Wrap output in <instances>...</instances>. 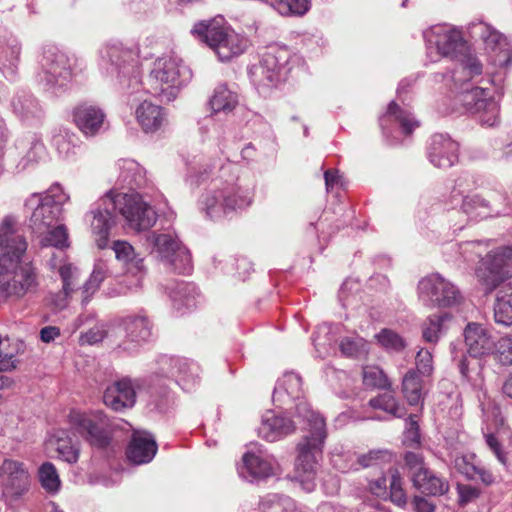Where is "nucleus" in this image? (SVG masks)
<instances>
[{
    "mask_svg": "<svg viewBox=\"0 0 512 512\" xmlns=\"http://www.w3.org/2000/svg\"><path fill=\"white\" fill-rule=\"evenodd\" d=\"M296 416L307 422L310 435L298 444L299 454L295 462V478L306 491H312L315 487L318 456L322 453L326 438V424L324 418L304 401L296 405Z\"/></svg>",
    "mask_w": 512,
    "mask_h": 512,
    "instance_id": "7ed1b4c3",
    "label": "nucleus"
},
{
    "mask_svg": "<svg viewBox=\"0 0 512 512\" xmlns=\"http://www.w3.org/2000/svg\"><path fill=\"white\" fill-rule=\"evenodd\" d=\"M404 444L408 447H417L420 444L419 425L415 415L408 418V427L404 432Z\"/></svg>",
    "mask_w": 512,
    "mask_h": 512,
    "instance_id": "bf43d9fd",
    "label": "nucleus"
},
{
    "mask_svg": "<svg viewBox=\"0 0 512 512\" xmlns=\"http://www.w3.org/2000/svg\"><path fill=\"white\" fill-rule=\"evenodd\" d=\"M464 181L463 178H459L456 181L451 197L454 200L461 199V209L469 218L476 220L490 216H499L504 213L503 210L497 207L494 198L488 199L479 194L464 196V191L460 190Z\"/></svg>",
    "mask_w": 512,
    "mask_h": 512,
    "instance_id": "4468645a",
    "label": "nucleus"
},
{
    "mask_svg": "<svg viewBox=\"0 0 512 512\" xmlns=\"http://www.w3.org/2000/svg\"><path fill=\"white\" fill-rule=\"evenodd\" d=\"M378 343L386 350L400 352L406 347L404 339L391 329L384 328L375 335Z\"/></svg>",
    "mask_w": 512,
    "mask_h": 512,
    "instance_id": "a18cd8bd",
    "label": "nucleus"
},
{
    "mask_svg": "<svg viewBox=\"0 0 512 512\" xmlns=\"http://www.w3.org/2000/svg\"><path fill=\"white\" fill-rule=\"evenodd\" d=\"M389 496L390 500L397 506L402 507L407 503V497L403 489L402 479L397 470H393L390 473Z\"/></svg>",
    "mask_w": 512,
    "mask_h": 512,
    "instance_id": "8fccbe9b",
    "label": "nucleus"
},
{
    "mask_svg": "<svg viewBox=\"0 0 512 512\" xmlns=\"http://www.w3.org/2000/svg\"><path fill=\"white\" fill-rule=\"evenodd\" d=\"M12 107L15 113L24 118L36 116L39 112L37 101L29 94L15 96L12 100Z\"/></svg>",
    "mask_w": 512,
    "mask_h": 512,
    "instance_id": "ea45409f",
    "label": "nucleus"
},
{
    "mask_svg": "<svg viewBox=\"0 0 512 512\" xmlns=\"http://www.w3.org/2000/svg\"><path fill=\"white\" fill-rule=\"evenodd\" d=\"M191 32L212 49L220 61L241 55L249 46L248 39L236 33L222 16L196 23Z\"/></svg>",
    "mask_w": 512,
    "mask_h": 512,
    "instance_id": "39448f33",
    "label": "nucleus"
},
{
    "mask_svg": "<svg viewBox=\"0 0 512 512\" xmlns=\"http://www.w3.org/2000/svg\"><path fill=\"white\" fill-rule=\"evenodd\" d=\"M249 75L257 89L262 91L277 87L284 81L277 72L269 68L261 60L250 68Z\"/></svg>",
    "mask_w": 512,
    "mask_h": 512,
    "instance_id": "c85d7f7f",
    "label": "nucleus"
},
{
    "mask_svg": "<svg viewBox=\"0 0 512 512\" xmlns=\"http://www.w3.org/2000/svg\"><path fill=\"white\" fill-rule=\"evenodd\" d=\"M116 212L121 214L129 226L137 231L148 230L157 220L150 205L136 194L108 192L98 206L91 210V229L99 249L108 245L110 229L115 225Z\"/></svg>",
    "mask_w": 512,
    "mask_h": 512,
    "instance_id": "f257e3e1",
    "label": "nucleus"
},
{
    "mask_svg": "<svg viewBox=\"0 0 512 512\" xmlns=\"http://www.w3.org/2000/svg\"><path fill=\"white\" fill-rule=\"evenodd\" d=\"M512 268V247H500L490 251L476 269L478 281L487 293L496 289L509 276Z\"/></svg>",
    "mask_w": 512,
    "mask_h": 512,
    "instance_id": "6e6552de",
    "label": "nucleus"
},
{
    "mask_svg": "<svg viewBox=\"0 0 512 512\" xmlns=\"http://www.w3.org/2000/svg\"><path fill=\"white\" fill-rule=\"evenodd\" d=\"M494 318L498 324L512 325V281L503 284L498 290L494 305Z\"/></svg>",
    "mask_w": 512,
    "mask_h": 512,
    "instance_id": "bb28decb",
    "label": "nucleus"
},
{
    "mask_svg": "<svg viewBox=\"0 0 512 512\" xmlns=\"http://www.w3.org/2000/svg\"><path fill=\"white\" fill-rule=\"evenodd\" d=\"M69 423L80 436L90 445L97 448H105L110 443V435L107 431V419L100 411L81 412L72 410L69 413Z\"/></svg>",
    "mask_w": 512,
    "mask_h": 512,
    "instance_id": "1a4fd4ad",
    "label": "nucleus"
},
{
    "mask_svg": "<svg viewBox=\"0 0 512 512\" xmlns=\"http://www.w3.org/2000/svg\"><path fill=\"white\" fill-rule=\"evenodd\" d=\"M486 444L499 462L506 466L507 470L512 474V447L507 453H503L497 438L492 434L486 435Z\"/></svg>",
    "mask_w": 512,
    "mask_h": 512,
    "instance_id": "6e6d98bb",
    "label": "nucleus"
},
{
    "mask_svg": "<svg viewBox=\"0 0 512 512\" xmlns=\"http://www.w3.org/2000/svg\"><path fill=\"white\" fill-rule=\"evenodd\" d=\"M412 482L413 486L421 493L431 496H441L449 490L448 481L437 476L428 468L415 473L412 477Z\"/></svg>",
    "mask_w": 512,
    "mask_h": 512,
    "instance_id": "4be33fe9",
    "label": "nucleus"
},
{
    "mask_svg": "<svg viewBox=\"0 0 512 512\" xmlns=\"http://www.w3.org/2000/svg\"><path fill=\"white\" fill-rule=\"evenodd\" d=\"M290 58L291 51L287 47L272 45L262 54L261 61L285 80L290 71Z\"/></svg>",
    "mask_w": 512,
    "mask_h": 512,
    "instance_id": "393cba45",
    "label": "nucleus"
},
{
    "mask_svg": "<svg viewBox=\"0 0 512 512\" xmlns=\"http://www.w3.org/2000/svg\"><path fill=\"white\" fill-rule=\"evenodd\" d=\"M209 104L213 113H228L237 106L238 97L225 84H220L215 88Z\"/></svg>",
    "mask_w": 512,
    "mask_h": 512,
    "instance_id": "2f4dec72",
    "label": "nucleus"
},
{
    "mask_svg": "<svg viewBox=\"0 0 512 512\" xmlns=\"http://www.w3.org/2000/svg\"><path fill=\"white\" fill-rule=\"evenodd\" d=\"M475 458V454L456 456L454 459V468L467 479L475 480L477 479V469L479 467L475 463Z\"/></svg>",
    "mask_w": 512,
    "mask_h": 512,
    "instance_id": "09e8293b",
    "label": "nucleus"
},
{
    "mask_svg": "<svg viewBox=\"0 0 512 512\" xmlns=\"http://www.w3.org/2000/svg\"><path fill=\"white\" fill-rule=\"evenodd\" d=\"M370 407L383 410L394 417L401 418L405 415V408L398 403L391 394L384 393L369 400Z\"/></svg>",
    "mask_w": 512,
    "mask_h": 512,
    "instance_id": "e433bc0d",
    "label": "nucleus"
},
{
    "mask_svg": "<svg viewBox=\"0 0 512 512\" xmlns=\"http://www.w3.org/2000/svg\"><path fill=\"white\" fill-rule=\"evenodd\" d=\"M465 343L468 352L473 357H480L491 353L495 342L482 325L469 323L464 330Z\"/></svg>",
    "mask_w": 512,
    "mask_h": 512,
    "instance_id": "aec40b11",
    "label": "nucleus"
},
{
    "mask_svg": "<svg viewBox=\"0 0 512 512\" xmlns=\"http://www.w3.org/2000/svg\"><path fill=\"white\" fill-rule=\"evenodd\" d=\"M387 116L397 120L406 134H410L418 126V123L411 118L410 114L403 111L394 101L388 105Z\"/></svg>",
    "mask_w": 512,
    "mask_h": 512,
    "instance_id": "3c124183",
    "label": "nucleus"
},
{
    "mask_svg": "<svg viewBox=\"0 0 512 512\" xmlns=\"http://www.w3.org/2000/svg\"><path fill=\"white\" fill-rule=\"evenodd\" d=\"M48 199L50 201V205L61 208V206L69 200V196L62 190L60 186L55 185L48 190L44 197H42V200Z\"/></svg>",
    "mask_w": 512,
    "mask_h": 512,
    "instance_id": "0e129e2a",
    "label": "nucleus"
},
{
    "mask_svg": "<svg viewBox=\"0 0 512 512\" xmlns=\"http://www.w3.org/2000/svg\"><path fill=\"white\" fill-rule=\"evenodd\" d=\"M498 359L503 365H512V337H502L497 347Z\"/></svg>",
    "mask_w": 512,
    "mask_h": 512,
    "instance_id": "680f3d73",
    "label": "nucleus"
},
{
    "mask_svg": "<svg viewBox=\"0 0 512 512\" xmlns=\"http://www.w3.org/2000/svg\"><path fill=\"white\" fill-rule=\"evenodd\" d=\"M425 386L424 377L418 375L414 369L407 371L402 380V393L409 405L423 404L426 395Z\"/></svg>",
    "mask_w": 512,
    "mask_h": 512,
    "instance_id": "a878e982",
    "label": "nucleus"
},
{
    "mask_svg": "<svg viewBox=\"0 0 512 512\" xmlns=\"http://www.w3.org/2000/svg\"><path fill=\"white\" fill-rule=\"evenodd\" d=\"M135 56L136 53L132 49L124 48L119 42L108 43L101 51V57L117 67L132 62Z\"/></svg>",
    "mask_w": 512,
    "mask_h": 512,
    "instance_id": "f704fd0d",
    "label": "nucleus"
},
{
    "mask_svg": "<svg viewBox=\"0 0 512 512\" xmlns=\"http://www.w3.org/2000/svg\"><path fill=\"white\" fill-rule=\"evenodd\" d=\"M169 296L177 309L192 308L196 305L198 292L192 283L177 282L169 288Z\"/></svg>",
    "mask_w": 512,
    "mask_h": 512,
    "instance_id": "7c9ffc66",
    "label": "nucleus"
},
{
    "mask_svg": "<svg viewBox=\"0 0 512 512\" xmlns=\"http://www.w3.org/2000/svg\"><path fill=\"white\" fill-rule=\"evenodd\" d=\"M445 318L446 315H433L423 323L422 336L426 342L436 343L439 340Z\"/></svg>",
    "mask_w": 512,
    "mask_h": 512,
    "instance_id": "de8ad7c7",
    "label": "nucleus"
},
{
    "mask_svg": "<svg viewBox=\"0 0 512 512\" xmlns=\"http://www.w3.org/2000/svg\"><path fill=\"white\" fill-rule=\"evenodd\" d=\"M391 455L386 450H373L367 454H363L358 458V462L363 467H369L372 465L379 464L381 461L390 459Z\"/></svg>",
    "mask_w": 512,
    "mask_h": 512,
    "instance_id": "052dcab7",
    "label": "nucleus"
},
{
    "mask_svg": "<svg viewBox=\"0 0 512 512\" xmlns=\"http://www.w3.org/2000/svg\"><path fill=\"white\" fill-rule=\"evenodd\" d=\"M260 507L263 512H291L295 505L290 497L269 494L263 498Z\"/></svg>",
    "mask_w": 512,
    "mask_h": 512,
    "instance_id": "4c0bfd02",
    "label": "nucleus"
},
{
    "mask_svg": "<svg viewBox=\"0 0 512 512\" xmlns=\"http://www.w3.org/2000/svg\"><path fill=\"white\" fill-rule=\"evenodd\" d=\"M458 491V502L460 505H466L467 503L477 499L479 497L480 491L471 486V485H458L457 486Z\"/></svg>",
    "mask_w": 512,
    "mask_h": 512,
    "instance_id": "338daca9",
    "label": "nucleus"
},
{
    "mask_svg": "<svg viewBox=\"0 0 512 512\" xmlns=\"http://www.w3.org/2000/svg\"><path fill=\"white\" fill-rule=\"evenodd\" d=\"M106 406L114 411L131 408L136 402V393L129 379H121L109 385L103 395Z\"/></svg>",
    "mask_w": 512,
    "mask_h": 512,
    "instance_id": "f3484780",
    "label": "nucleus"
},
{
    "mask_svg": "<svg viewBox=\"0 0 512 512\" xmlns=\"http://www.w3.org/2000/svg\"><path fill=\"white\" fill-rule=\"evenodd\" d=\"M405 464L409 468L411 478L415 473L425 470L427 467L424 465L423 456L416 452H407L404 456Z\"/></svg>",
    "mask_w": 512,
    "mask_h": 512,
    "instance_id": "69168bd1",
    "label": "nucleus"
},
{
    "mask_svg": "<svg viewBox=\"0 0 512 512\" xmlns=\"http://www.w3.org/2000/svg\"><path fill=\"white\" fill-rule=\"evenodd\" d=\"M154 246L157 249L161 259L166 262L171 256H174L178 248L182 245L178 239L170 234H159L153 236Z\"/></svg>",
    "mask_w": 512,
    "mask_h": 512,
    "instance_id": "58836bf2",
    "label": "nucleus"
},
{
    "mask_svg": "<svg viewBox=\"0 0 512 512\" xmlns=\"http://www.w3.org/2000/svg\"><path fill=\"white\" fill-rule=\"evenodd\" d=\"M253 191L235 183H224L207 191L201 203L207 216L217 219L224 214L248 208L253 202Z\"/></svg>",
    "mask_w": 512,
    "mask_h": 512,
    "instance_id": "0eeeda50",
    "label": "nucleus"
},
{
    "mask_svg": "<svg viewBox=\"0 0 512 512\" xmlns=\"http://www.w3.org/2000/svg\"><path fill=\"white\" fill-rule=\"evenodd\" d=\"M107 335V331L102 325L92 327L87 332L81 334L80 341L82 344L87 343L90 345L96 344L102 341Z\"/></svg>",
    "mask_w": 512,
    "mask_h": 512,
    "instance_id": "e2e57ef3",
    "label": "nucleus"
},
{
    "mask_svg": "<svg viewBox=\"0 0 512 512\" xmlns=\"http://www.w3.org/2000/svg\"><path fill=\"white\" fill-rule=\"evenodd\" d=\"M2 496L8 503L18 500L30 488V474L22 462L5 458L0 464Z\"/></svg>",
    "mask_w": 512,
    "mask_h": 512,
    "instance_id": "9b49d317",
    "label": "nucleus"
},
{
    "mask_svg": "<svg viewBox=\"0 0 512 512\" xmlns=\"http://www.w3.org/2000/svg\"><path fill=\"white\" fill-rule=\"evenodd\" d=\"M241 477L251 480L264 479L274 474V467L270 460L264 459L254 453H246L243 456V464L239 468Z\"/></svg>",
    "mask_w": 512,
    "mask_h": 512,
    "instance_id": "5701e85b",
    "label": "nucleus"
},
{
    "mask_svg": "<svg viewBox=\"0 0 512 512\" xmlns=\"http://www.w3.org/2000/svg\"><path fill=\"white\" fill-rule=\"evenodd\" d=\"M468 30L473 39L483 42L484 48L488 53L495 55V62L499 66L510 63L511 51L506 36L483 21L470 23Z\"/></svg>",
    "mask_w": 512,
    "mask_h": 512,
    "instance_id": "f8f14e48",
    "label": "nucleus"
},
{
    "mask_svg": "<svg viewBox=\"0 0 512 512\" xmlns=\"http://www.w3.org/2000/svg\"><path fill=\"white\" fill-rule=\"evenodd\" d=\"M425 38L437 47L438 52L451 58H459L451 78L462 85L482 73V64L473 55L463 54L465 42L459 30L446 25H437L425 32Z\"/></svg>",
    "mask_w": 512,
    "mask_h": 512,
    "instance_id": "20e7f679",
    "label": "nucleus"
},
{
    "mask_svg": "<svg viewBox=\"0 0 512 512\" xmlns=\"http://www.w3.org/2000/svg\"><path fill=\"white\" fill-rule=\"evenodd\" d=\"M39 480L48 492H56L60 487V478L55 466L50 462L43 463L39 468Z\"/></svg>",
    "mask_w": 512,
    "mask_h": 512,
    "instance_id": "79ce46f5",
    "label": "nucleus"
},
{
    "mask_svg": "<svg viewBox=\"0 0 512 512\" xmlns=\"http://www.w3.org/2000/svg\"><path fill=\"white\" fill-rule=\"evenodd\" d=\"M340 351L347 357H360L368 353V344L362 337H345L340 341Z\"/></svg>",
    "mask_w": 512,
    "mask_h": 512,
    "instance_id": "37998d69",
    "label": "nucleus"
},
{
    "mask_svg": "<svg viewBox=\"0 0 512 512\" xmlns=\"http://www.w3.org/2000/svg\"><path fill=\"white\" fill-rule=\"evenodd\" d=\"M57 452L68 463H76L79 458V449L70 440L58 439Z\"/></svg>",
    "mask_w": 512,
    "mask_h": 512,
    "instance_id": "13d9d810",
    "label": "nucleus"
},
{
    "mask_svg": "<svg viewBox=\"0 0 512 512\" xmlns=\"http://www.w3.org/2000/svg\"><path fill=\"white\" fill-rule=\"evenodd\" d=\"M112 249L115 252L116 259L122 262L129 272L138 274L143 271V259L135 254L134 248L127 241H114Z\"/></svg>",
    "mask_w": 512,
    "mask_h": 512,
    "instance_id": "c756f323",
    "label": "nucleus"
},
{
    "mask_svg": "<svg viewBox=\"0 0 512 512\" xmlns=\"http://www.w3.org/2000/svg\"><path fill=\"white\" fill-rule=\"evenodd\" d=\"M192 77L191 70L175 56L155 60L148 77L149 93L161 102L173 101Z\"/></svg>",
    "mask_w": 512,
    "mask_h": 512,
    "instance_id": "423d86ee",
    "label": "nucleus"
},
{
    "mask_svg": "<svg viewBox=\"0 0 512 512\" xmlns=\"http://www.w3.org/2000/svg\"><path fill=\"white\" fill-rule=\"evenodd\" d=\"M75 62L57 47L45 48L41 59L42 80L48 85L63 86L71 78Z\"/></svg>",
    "mask_w": 512,
    "mask_h": 512,
    "instance_id": "ddd939ff",
    "label": "nucleus"
},
{
    "mask_svg": "<svg viewBox=\"0 0 512 512\" xmlns=\"http://www.w3.org/2000/svg\"><path fill=\"white\" fill-rule=\"evenodd\" d=\"M108 273L109 270L105 262L98 261L95 263L89 279L85 282L83 286V293L85 294L83 302H87L89 300V297L92 296L99 289L101 283L108 276Z\"/></svg>",
    "mask_w": 512,
    "mask_h": 512,
    "instance_id": "c9c22d12",
    "label": "nucleus"
},
{
    "mask_svg": "<svg viewBox=\"0 0 512 512\" xmlns=\"http://www.w3.org/2000/svg\"><path fill=\"white\" fill-rule=\"evenodd\" d=\"M172 269L179 274H187L192 270V260L189 250L181 245L174 256H171L166 262Z\"/></svg>",
    "mask_w": 512,
    "mask_h": 512,
    "instance_id": "49530a36",
    "label": "nucleus"
},
{
    "mask_svg": "<svg viewBox=\"0 0 512 512\" xmlns=\"http://www.w3.org/2000/svg\"><path fill=\"white\" fill-rule=\"evenodd\" d=\"M310 4V0H272V5L282 15H303Z\"/></svg>",
    "mask_w": 512,
    "mask_h": 512,
    "instance_id": "a19ab883",
    "label": "nucleus"
},
{
    "mask_svg": "<svg viewBox=\"0 0 512 512\" xmlns=\"http://www.w3.org/2000/svg\"><path fill=\"white\" fill-rule=\"evenodd\" d=\"M418 297L429 307H450L460 301L461 295L451 282L434 273L419 281Z\"/></svg>",
    "mask_w": 512,
    "mask_h": 512,
    "instance_id": "9d476101",
    "label": "nucleus"
},
{
    "mask_svg": "<svg viewBox=\"0 0 512 512\" xmlns=\"http://www.w3.org/2000/svg\"><path fill=\"white\" fill-rule=\"evenodd\" d=\"M43 246H54L63 248L68 246V233L64 225H58L47 231V234L41 239Z\"/></svg>",
    "mask_w": 512,
    "mask_h": 512,
    "instance_id": "603ef678",
    "label": "nucleus"
},
{
    "mask_svg": "<svg viewBox=\"0 0 512 512\" xmlns=\"http://www.w3.org/2000/svg\"><path fill=\"white\" fill-rule=\"evenodd\" d=\"M363 383L367 387L377 389H386L390 386L386 374L378 366H365L363 368Z\"/></svg>",
    "mask_w": 512,
    "mask_h": 512,
    "instance_id": "c03bdc74",
    "label": "nucleus"
},
{
    "mask_svg": "<svg viewBox=\"0 0 512 512\" xmlns=\"http://www.w3.org/2000/svg\"><path fill=\"white\" fill-rule=\"evenodd\" d=\"M295 423L288 417L267 411L258 427V435L268 442H274L295 431Z\"/></svg>",
    "mask_w": 512,
    "mask_h": 512,
    "instance_id": "6ab92c4d",
    "label": "nucleus"
},
{
    "mask_svg": "<svg viewBox=\"0 0 512 512\" xmlns=\"http://www.w3.org/2000/svg\"><path fill=\"white\" fill-rule=\"evenodd\" d=\"M117 329L124 331L132 342L147 341L151 336V324L147 317L142 315L127 317Z\"/></svg>",
    "mask_w": 512,
    "mask_h": 512,
    "instance_id": "cd10ccee",
    "label": "nucleus"
},
{
    "mask_svg": "<svg viewBox=\"0 0 512 512\" xmlns=\"http://www.w3.org/2000/svg\"><path fill=\"white\" fill-rule=\"evenodd\" d=\"M416 372L422 377H428L433 372V358L432 354L427 349H420L417 352L416 358Z\"/></svg>",
    "mask_w": 512,
    "mask_h": 512,
    "instance_id": "4d7b16f0",
    "label": "nucleus"
},
{
    "mask_svg": "<svg viewBox=\"0 0 512 512\" xmlns=\"http://www.w3.org/2000/svg\"><path fill=\"white\" fill-rule=\"evenodd\" d=\"M162 364L168 366L167 369L162 368L167 375L180 377L183 380L193 378L198 370L195 364L182 358L165 357L162 359Z\"/></svg>",
    "mask_w": 512,
    "mask_h": 512,
    "instance_id": "72a5a7b5",
    "label": "nucleus"
},
{
    "mask_svg": "<svg viewBox=\"0 0 512 512\" xmlns=\"http://www.w3.org/2000/svg\"><path fill=\"white\" fill-rule=\"evenodd\" d=\"M482 126L493 127L499 123V105L493 99H477L474 103Z\"/></svg>",
    "mask_w": 512,
    "mask_h": 512,
    "instance_id": "473e14b6",
    "label": "nucleus"
},
{
    "mask_svg": "<svg viewBox=\"0 0 512 512\" xmlns=\"http://www.w3.org/2000/svg\"><path fill=\"white\" fill-rule=\"evenodd\" d=\"M157 452V444L153 437L144 432H134L127 448L128 459L135 464L150 462Z\"/></svg>",
    "mask_w": 512,
    "mask_h": 512,
    "instance_id": "412c9836",
    "label": "nucleus"
},
{
    "mask_svg": "<svg viewBox=\"0 0 512 512\" xmlns=\"http://www.w3.org/2000/svg\"><path fill=\"white\" fill-rule=\"evenodd\" d=\"M73 120L78 129L86 136L96 135L105 121L103 110L89 103H82L75 107Z\"/></svg>",
    "mask_w": 512,
    "mask_h": 512,
    "instance_id": "a211bd4d",
    "label": "nucleus"
},
{
    "mask_svg": "<svg viewBox=\"0 0 512 512\" xmlns=\"http://www.w3.org/2000/svg\"><path fill=\"white\" fill-rule=\"evenodd\" d=\"M285 391L292 397H298L301 390V378L294 373H287L281 383L274 389V395Z\"/></svg>",
    "mask_w": 512,
    "mask_h": 512,
    "instance_id": "5fc2aeb1",
    "label": "nucleus"
},
{
    "mask_svg": "<svg viewBox=\"0 0 512 512\" xmlns=\"http://www.w3.org/2000/svg\"><path fill=\"white\" fill-rule=\"evenodd\" d=\"M388 482L389 480L385 476L372 480L369 483V490L377 497H386L388 495Z\"/></svg>",
    "mask_w": 512,
    "mask_h": 512,
    "instance_id": "774afa93",
    "label": "nucleus"
},
{
    "mask_svg": "<svg viewBox=\"0 0 512 512\" xmlns=\"http://www.w3.org/2000/svg\"><path fill=\"white\" fill-rule=\"evenodd\" d=\"M26 249L27 243L16 230L14 219L6 217L0 226V298L22 297L36 289L34 269L19 265Z\"/></svg>",
    "mask_w": 512,
    "mask_h": 512,
    "instance_id": "f03ea898",
    "label": "nucleus"
},
{
    "mask_svg": "<svg viewBox=\"0 0 512 512\" xmlns=\"http://www.w3.org/2000/svg\"><path fill=\"white\" fill-rule=\"evenodd\" d=\"M58 272L63 282L64 296L67 298L74 291L78 269L70 263H64L59 266Z\"/></svg>",
    "mask_w": 512,
    "mask_h": 512,
    "instance_id": "864d4df0",
    "label": "nucleus"
},
{
    "mask_svg": "<svg viewBox=\"0 0 512 512\" xmlns=\"http://www.w3.org/2000/svg\"><path fill=\"white\" fill-rule=\"evenodd\" d=\"M458 143L449 136L436 134L429 148L430 162L438 168H450L458 161Z\"/></svg>",
    "mask_w": 512,
    "mask_h": 512,
    "instance_id": "dca6fc26",
    "label": "nucleus"
},
{
    "mask_svg": "<svg viewBox=\"0 0 512 512\" xmlns=\"http://www.w3.org/2000/svg\"><path fill=\"white\" fill-rule=\"evenodd\" d=\"M136 119L145 132H155L162 127L166 117L161 106L144 101L136 109Z\"/></svg>",
    "mask_w": 512,
    "mask_h": 512,
    "instance_id": "b1692460",
    "label": "nucleus"
},
{
    "mask_svg": "<svg viewBox=\"0 0 512 512\" xmlns=\"http://www.w3.org/2000/svg\"><path fill=\"white\" fill-rule=\"evenodd\" d=\"M27 208L33 209L30 219L32 229L37 233H44L58 220L61 208L50 205V201L42 200L39 194H32L25 202Z\"/></svg>",
    "mask_w": 512,
    "mask_h": 512,
    "instance_id": "2eb2a0df",
    "label": "nucleus"
}]
</instances>
